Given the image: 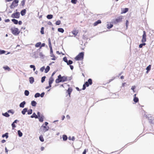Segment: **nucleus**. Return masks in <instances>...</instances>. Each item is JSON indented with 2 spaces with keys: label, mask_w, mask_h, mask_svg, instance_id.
<instances>
[{
  "label": "nucleus",
  "mask_w": 154,
  "mask_h": 154,
  "mask_svg": "<svg viewBox=\"0 0 154 154\" xmlns=\"http://www.w3.org/2000/svg\"><path fill=\"white\" fill-rule=\"evenodd\" d=\"M6 137V138H7L8 137V133H6L5 134L2 135V137Z\"/></svg>",
  "instance_id": "nucleus-35"
},
{
  "label": "nucleus",
  "mask_w": 154,
  "mask_h": 154,
  "mask_svg": "<svg viewBox=\"0 0 154 154\" xmlns=\"http://www.w3.org/2000/svg\"><path fill=\"white\" fill-rule=\"evenodd\" d=\"M84 53L81 52L75 58V59L76 60L79 61L83 59L84 57Z\"/></svg>",
  "instance_id": "nucleus-4"
},
{
  "label": "nucleus",
  "mask_w": 154,
  "mask_h": 154,
  "mask_svg": "<svg viewBox=\"0 0 154 154\" xmlns=\"http://www.w3.org/2000/svg\"><path fill=\"white\" fill-rule=\"evenodd\" d=\"M27 111V109L25 108L22 111V113L23 115L25 114L26 112Z\"/></svg>",
  "instance_id": "nucleus-25"
},
{
  "label": "nucleus",
  "mask_w": 154,
  "mask_h": 154,
  "mask_svg": "<svg viewBox=\"0 0 154 154\" xmlns=\"http://www.w3.org/2000/svg\"><path fill=\"white\" fill-rule=\"evenodd\" d=\"M5 22H9L10 21V20L9 19H7L5 20Z\"/></svg>",
  "instance_id": "nucleus-61"
},
{
  "label": "nucleus",
  "mask_w": 154,
  "mask_h": 154,
  "mask_svg": "<svg viewBox=\"0 0 154 154\" xmlns=\"http://www.w3.org/2000/svg\"><path fill=\"white\" fill-rule=\"evenodd\" d=\"M44 27H42L41 28V31H40V32L42 34H43L44 33Z\"/></svg>",
  "instance_id": "nucleus-40"
},
{
  "label": "nucleus",
  "mask_w": 154,
  "mask_h": 154,
  "mask_svg": "<svg viewBox=\"0 0 154 154\" xmlns=\"http://www.w3.org/2000/svg\"><path fill=\"white\" fill-rule=\"evenodd\" d=\"M68 138L69 140H72L73 141L75 139V138L74 137H72V138L71 137H69Z\"/></svg>",
  "instance_id": "nucleus-46"
},
{
  "label": "nucleus",
  "mask_w": 154,
  "mask_h": 154,
  "mask_svg": "<svg viewBox=\"0 0 154 154\" xmlns=\"http://www.w3.org/2000/svg\"><path fill=\"white\" fill-rule=\"evenodd\" d=\"M26 103L25 101H24L21 103L20 104V107L23 108L24 107V105Z\"/></svg>",
  "instance_id": "nucleus-21"
},
{
  "label": "nucleus",
  "mask_w": 154,
  "mask_h": 154,
  "mask_svg": "<svg viewBox=\"0 0 154 154\" xmlns=\"http://www.w3.org/2000/svg\"><path fill=\"white\" fill-rule=\"evenodd\" d=\"M113 26V25L112 24H108L107 25V27L108 29H110L111 28H112Z\"/></svg>",
  "instance_id": "nucleus-33"
},
{
  "label": "nucleus",
  "mask_w": 154,
  "mask_h": 154,
  "mask_svg": "<svg viewBox=\"0 0 154 154\" xmlns=\"http://www.w3.org/2000/svg\"><path fill=\"white\" fill-rule=\"evenodd\" d=\"M32 109H30L28 111V115L31 114L32 113Z\"/></svg>",
  "instance_id": "nucleus-43"
},
{
  "label": "nucleus",
  "mask_w": 154,
  "mask_h": 154,
  "mask_svg": "<svg viewBox=\"0 0 154 154\" xmlns=\"http://www.w3.org/2000/svg\"><path fill=\"white\" fill-rule=\"evenodd\" d=\"M11 30L12 33L15 35H18L20 33V31L16 27L11 28Z\"/></svg>",
  "instance_id": "nucleus-3"
},
{
  "label": "nucleus",
  "mask_w": 154,
  "mask_h": 154,
  "mask_svg": "<svg viewBox=\"0 0 154 154\" xmlns=\"http://www.w3.org/2000/svg\"><path fill=\"white\" fill-rule=\"evenodd\" d=\"M40 96V94L39 93H36L35 95V98H37Z\"/></svg>",
  "instance_id": "nucleus-44"
},
{
  "label": "nucleus",
  "mask_w": 154,
  "mask_h": 154,
  "mask_svg": "<svg viewBox=\"0 0 154 154\" xmlns=\"http://www.w3.org/2000/svg\"><path fill=\"white\" fill-rule=\"evenodd\" d=\"M41 45V42H38L36 43L35 45V47L36 48L39 47Z\"/></svg>",
  "instance_id": "nucleus-32"
},
{
  "label": "nucleus",
  "mask_w": 154,
  "mask_h": 154,
  "mask_svg": "<svg viewBox=\"0 0 154 154\" xmlns=\"http://www.w3.org/2000/svg\"><path fill=\"white\" fill-rule=\"evenodd\" d=\"M45 69V66H43L40 68V70L41 72H42Z\"/></svg>",
  "instance_id": "nucleus-55"
},
{
  "label": "nucleus",
  "mask_w": 154,
  "mask_h": 154,
  "mask_svg": "<svg viewBox=\"0 0 154 154\" xmlns=\"http://www.w3.org/2000/svg\"><path fill=\"white\" fill-rule=\"evenodd\" d=\"M70 69L72 70L73 69V66L70 65Z\"/></svg>",
  "instance_id": "nucleus-62"
},
{
  "label": "nucleus",
  "mask_w": 154,
  "mask_h": 154,
  "mask_svg": "<svg viewBox=\"0 0 154 154\" xmlns=\"http://www.w3.org/2000/svg\"><path fill=\"white\" fill-rule=\"evenodd\" d=\"M136 88V87L135 86H132L131 88V89L133 90V92H135L134 89Z\"/></svg>",
  "instance_id": "nucleus-51"
},
{
  "label": "nucleus",
  "mask_w": 154,
  "mask_h": 154,
  "mask_svg": "<svg viewBox=\"0 0 154 154\" xmlns=\"http://www.w3.org/2000/svg\"><path fill=\"white\" fill-rule=\"evenodd\" d=\"M48 45L50 48H52L51 43V40L50 38L48 39Z\"/></svg>",
  "instance_id": "nucleus-24"
},
{
  "label": "nucleus",
  "mask_w": 154,
  "mask_h": 154,
  "mask_svg": "<svg viewBox=\"0 0 154 154\" xmlns=\"http://www.w3.org/2000/svg\"><path fill=\"white\" fill-rule=\"evenodd\" d=\"M3 68L5 70H7L8 71L11 70L10 68L8 66H4L3 67Z\"/></svg>",
  "instance_id": "nucleus-17"
},
{
  "label": "nucleus",
  "mask_w": 154,
  "mask_h": 154,
  "mask_svg": "<svg viewBox=\"0 0 154 154\" xmlns=\"http://www.w3.org/2000/svg\"><path fill=\"white\" fill-rule=\"evenodd\" d=\"M18 134L19 136L20 137H21L23 135L22 133L20 130L18 131Z\"/></svg>",
  "instance_id": "nucleus-39"
},
{
  "label": "nucleus",
  "mask_w": 154,
  "mask_h": 154,
  "mask_svg": "<svg viewBox=\"0 0 154 154\" xmlns=\"http://www.w3.org/2000/svg\"><path fill=\"white\" fill-rule=\"evenodd\" d=\"M54 78L52 77H51L49 79V87H51V85L54 81Z\"/></svg>",
  "instance_id": "nucleus-11"
},
{
  "label": "nucleus",
  "mask_w": 154,
  "mask_h": 154,
  "mask_svg": "<svg viewBox=\"0 0 154 154\" xmlns=\"http://www.w3.org/2000/svg\"><path fill=\"white\" fill-rule=\"evenodd\" d=\"M18 2L19 1L18 0H14L11 5L10 6V8H14L15 7L17 6Z\"/></svg>",
  "instance_id": "nucleus-5"
},
{
  "label": "nucleus",
  "mask_w": 154,
  "mask_h": 154,
  "mask_svg": "<svg viewBox=\"0 0 154 154\" xmlns=\"http://www.w3.org/2000/svg\"><path fill=\"white\" fill-rule=\"evenodd\" d=\"M101 23V21L100 20H98L97 21L95 22L93 25L94 26H96L98 24Z\"/></svg>",
  "instance_id": "nucleus-15"
},
{
  "label": "nucleus",
  "mask_w": 154,
  "mask_h": 154,
  "mask_svg": "<svg viewBox=\"0 0 154 154\" xmlns=\"http://www.w3.org/2000/svg\"><path fill=\"white\" fill-rule=\"evenodd\" d=\"M46 78V77L44 76L42 77L41 79V82H43L45 80V79Z\"/></svg>",
  "instance_id": "nucleus-48"
},
{
  "label": "nucleus",
  "mask_w": 154,
  "mask_h": 154,
  "mask_svg": "<svg viewBox=\"0 0 154 154\" xmlns=\"http://www.w3.org/2000/svg\"><path fill=\"white\" fill-rule=\"evenodd\" d=\"M30 67L31 68H33V70H34V71H35V66L33 65H30Z\"/></svg>",
  "instance_id": "nucleus-49"
},
{
  "label": "nucleus",
  "mask_w": 154,
  "mask_h": 154,
  "mask_svg": "<svg viewBox=\"0 0 154 154\" xmlns=\"http://www.w3.org/2000/svg\"><path fill=\"white\" fill-rule=\"evenodd\" d=\"M8 113H11L12 114L14 113V112L11 110H9L8 111Z\"/></svg>",
  "instance_id": "nucleus-57"
},
{
  "label": "nucleus",
  "mask_w": 154,
  "mask_h": 154,
  "mask_svg": "<svg viewBox=\"0 0 154 154\" xmlns=\"http://www.w3.org/2000/svg\"><path fill=\"white\" fill-rule=\"evenodd\" d=\"M50 69V67L49 66H47L46 69H45V73H46L48 72L49 71V70Z\"/></svg>",
  "instance_id": "nucleus-23"
},
{
  "label": "nucleus",
  "mask_w": 154,
  "mask_h": 154,
  "mask_svg": "<svg viewBox=\"0 0 154 154\" xmlns=\"http://www.w3.org/2000/svg\"><path fill=\"white\" fill-rule=\"evenodd\" d=\"M45 93L44 92L42 93L40 95V96L41 97H43L44 96V95Z\"/></svg>",
  "instance_id": "nucleus-60"
},
{
  "label": "nucleus",
  "mask_w": 154,
  "mask_h": 154,
  "mask_svg": "<svg viewBox=\"0 0 154 154\" xmlns=\"http://www.w3.org/2000/svg\"><path fill=\"white\" fill-rule=\"evenodd\" d=\"M136 94H134V98L133 99V100L134 102L135 103H137L139 101V99L137 97H136Z\"/></svg>",
  "instance_id": "nucleus-13"
},
{
  "label": "nucleus",
  "mask_w": 154,
  "mask_h": 154,
  "mask_svg": "<svg viewBox=\"0 0 154 154\" xmlns=\"http://www.w3.org/2000/svg\"><path fill=\"white\" fill-rule=\"evenodd\" d=\"M39 139L41 142H43L44 141V140L42 135H41L39 137Z\"/></svg>",
  "instance_id": "nucleus-27"
},
{
  "label": "nucleus",
  "mask_w": 154,
  "mask_h": 154,
  "mask_svg": "<svg viewBox=\"0 0 154 154\" xmlns=\"http://www.w3.org/2000/svg\"><path fill=\"white\" fill-rule=\"evenodd\" d=\"M50 54H53V50H52V48H50Z\"/></svg>",
  "instance_id": "nucleus-58"
},
{
  "label": "nucleus",
  "mask_w": 154,
  "mask_h": 154,
  "mask_svg": "<svg viewBox=\"0 0 154 154\" xmlns=\"http://www.w3.org/2000/svg\"><path fill=\"white\" fill-rule=\"evenodd\" d=\"M31 118H35V119L38 118V115H37L35 113H33L32 115L31 116Z\"/></svg>",
  "instance_id": "nucleus-20"
},
{
  "label": "nucleus",
  "mask_w": 154,
  "mask_h": 154,
  "mask_svg": "<svg viewBox=\"0 0 154 154\" xmlns=\"http://www.w3.org/2000/svg\"><path fill=\"white\" fill-rule=\"evenodd\" d=\"M128 24H129L128 21V20H127L126 22V28H128Z\"/></svg>",
  "instance_id": "nucleus-53"
},
{
  "label": "nucleus",
  "mask_w": 154,
  "mask_h": 154,
  "mask_svg": "<svg viewBox=\"0 0 154 154\" xmlns=\"http://www.w3.org/2000/svg\"><path fill=\"white\" fill-rule=\"evenodd\" d=\"M49 128V127L48 126H46L43 125L41 127L40 130L41 131L45 132L48 131Z\"/></svg>",
  "instance_id": "nucleus-7"
},
{
  "label": "nucleus",
  "mask_w": 154,
  "mask_h": 154,
  "mask_svg": "<svg viewBox=\"0 0 154 154\" xmlns=\"http://www.w3.org/2000/svg\"><path fill=\"white\" fill-rule=\"evenodd\" d=\"M18 23L19 24V25H21L22 24V22L21 21H19L18 22Z\"/></svg>",
  "instance_id": "nucleus-63"
},
{
  "label": "nucleus",
  "mask_w": 154,
  "mask_h": 154,
  "mask_svg": "<svg viewBox=\"0 0 154 154\" xmlns=\"http://www.w3.org/2000/svg\"><path fill=\"white\" fill-rule=\"evenodd\" d=\"M53 16L52 15H51V14H49V15H48L47 16V18L48 19H52L53 18Z\"/></svg>",
  "instance_id": "nucleus-30"
},
{
  "label": "nucleus",
  "mask_w": 154,
  "mask_h": 154,
  "mask_svg": "<svg viewBox=\"0 0 154 154\" xmlns=\"http://www.w3.org/2000/svg\"><path fill=\"white\" fill-rule=\"evenodd\" d=\"M24 94L26 96H28L29 95V92L28 90H25Z\"/></svg>",
  "instance_id": "nucleus-38"
},
{
  "label": "nucleus",
  "mask_w": 154,
  "mask_h": 154,
  "mask_svg": "<svg viewBox=\"0 0 154 154\" xmlns=\"http://www.w3.org/2000/svg\"><path fill=\"white\" fill-rule=\"evenodd\" d=\"M58 31L61 33H63L64 32V30L62 28H59L58 29Z\"/></svg>",
  "instance_id": "nucleus-31"
},
{
  "label": "nucleus",
  "mask_w": 154,
  "mask_h": 154,
  "mask_svg": "<svg viewBox=\"0 0 154 154\" xmlns=\"http://www.w3.org/2000/svg\"><path fill=\"white\" fill-rule=\"evenodd\" d=\"M87 151H88V149H85L84 150V151L83 152L82 154H86Z\"/></svg>",
  "instance_id": "nucleus-56"
},
{
  "label": "nucleus",
  "mask_w": 154,
  "mask_h": 154,
  "mask_svg": "<svg viewBox=\"0 0 154 154\" xmlns=\"http://www.w3.org/2000/svg\"><path fill=\"white\" fill-rule=\"evenodd\" d=\"M72 34L74 35L75 36L77 35L78 33L79 32L78 30H74L72 31Z\"/></svg>",
  "instance_id": "nucleus-14"
},
{
  "label": "nucleus",
  "mask_w": 154,
  "mask_h": 154,
  "mask_svg": "<svg viewBox=\"0 0 154 154\" xmlns=\"http://www.w3.org/2000/svg\"><path fill=\"white\" fill-rule=\"evenodd\" d=\"M29 81L30 83L32 84L34 81V78L32 77H30L29 78Z\"/></svg>",
  "instance_id": "nucleus-19"
},
{
  "label": "nucleus",
  "mask_w": 154,
  "mask_h": 154,
  "mask_svg": "<svg viewBox=\"0 0 154 154\" xmlns=\"http://www.w3.org/2000/svg\"><path fill=\"white\" fill-rule=\"evenodd\" d=\"M151 65H149L146 68V69L147 70V71H146V73H148V71L149 70H150L151 69Z\"/></svg>",
  "instance_id": "nucleus-36"
},
{
  "label": "nucleus",
  "mask_w": 154,
  "mask_h": 154,
  "mask_svg": "<svg viewBox=\"0 0 154 154\" xmlns=\"http://www.w3.org/2000/svg\"><path fill=\"white\" fill-rule=\"evenodd\" d=\"M67 77L66 76H61L60 75L58 76V78L56 80V82L59 83L60 82H63L67 81Z\"/></svg>",
  "instance_id": "nucleus-1"
},
{
  "label": "nucleus",
  "mask_w": 154,
  "mask_h": 154,
  "mask_svg": "<svg viewBox=\"0 0 154 154\" xmlns=\"http://www.w3.org/2000/svg\"><path fill=\"white\" fill-rule=\"evenodd\" d=\"M92 84V80L91 79H89L88 80L87 82H86L83 85L82 89L85 90L86 88V87H88L89 85H91Z\"/></svg>",
  "instance_id": "nucleus-2"
},
{
  "label": "nucleus",
  "mask_w": 154,
  "mask_h": 154,
  "mask_svg": "<svg viewBox=\"0 0 154 154\" xmlns=\"http://www.w3.org/2000/svg\"><path fill=\"white\" fill-rule=\"evenodd\" d=\"M128 9L127 8H126L124 9H122V12L121 13V14H123L125 13L128 12Z\"/></svg>",
  "instance_id": "nucleus-12"
},
{
  "label": "nucleus",
  "mask_w": 154,
  "mask_h": 154,
  "mask_svg": "<svg viewBox=\"0 0 154 154\" xmlns=\"http://www.w3.org/2000/svg\"><path fill=\"white\" fill-rule=\"evenodd\" d=\"M3 115L6 117H8L9 116V115L7 112L4 113H3Z\"/></svg>",
  "instance_id": "nucleus-37"
},
{
  "label": "nucleus",
  "mask_w": 154,
  "mask_h": 154,
  "mask_svg": "<svg viewBox=\"0 0 154 154\" xmlns=\"http://www.w3.org/2000/svg\"><path fill=\"white\" fill-rule=\"evenodd\" d=\"M26 12V10L25 9H24L21 11L20 13L22 16H24L25 15Z\"/></svg>",
  "instance_id": "nucleus-18"
},
{
  "label": "nucleus",
  "mask_w": 154,
  "mask_h": 154,
  "mask_svg": "<svg viewBox=\"0 0 154 154\" xmlns=\"http://www.w3.org/2000/svg\"><path fill=\"white\" fill-rule=\"evenodd\" d=\"M36 103L35 101L33 100L31 102V105L32 106H35L36 105Z\"/></svg>",
  "instance_id": "nucleus-28"
},
{
  "label": "nucleus",
  "mask_w": 154,
  "mask_h": 154,
  "mask_svg": "<svg viewBox=\"0 0 154 154\" xmlns=\"http://www.w3.org/2000/svg\"><path fill=\"white\" fill-rule=\"evenodd\" d=\"M73 63V62L71 60H69L68 61H67V65H70L72 64Z\"/></svg>",
  "instance_id": "nucleus-42"
},
{
  "label": "nucleus",
  "mask_w": 154,
  "mask_h": 154,
  "mask_svg": "<svg viewBox=\"0 0 154 154\" xmlns=\"http://www.w3.org/2000/svg\"><path fill=\"white\" fill-rule=\"evenodd\" d=\"M77 0H71V2L73 4H76Z\"/></svg>",
  "instance_id": "nucleus-45"
},
{
  "label": "nucleus",
  "mask_w": 154,
  "mask_h": 154,
  "mask_svg": "<svg viewBox=\"0 0 154 154\" xmlns=\"http://www.w3.org/2000/svg\"><path fill=\"white\" fill-rule=\"evenodd\" d=\"M72 91V89L71 88H69L68 90L67 91V92L68 93V94H69V96H70V95Z\"/></svg>",
  "instance_id": "nucleus-16"
},
{
  "label": "nucleus",
  "mask_w": 154,
  "mask_h": 154,
  "mask_svg": "<svg viewBox=\"0 0 154 154\" xmlns=\"http://www.w3.org/2000/svg\"><path fill=\"white\" fill-rule=\"evenodd\" d=\"M63 61L66 63H67V61H68L66 57H65L63 58Z\"/></svg>",
  "instance_id": "nucleus-52"
},
{
  "label": "nucleus",
  "mask_w": 154,
  "mask_h": 154,
  "mask_svg": "<svg viewBox=\"0 0 154 154\" xmlns=\"http://www.w3.org/2000/svg\"><path fill=\"white\" fill-rule=\"evenodd\" d=\"M20 16V13L19 12L14 13L11 15V17L13 18H18Z\"/></svg>",
  "instance_id": "nucleus-8"
},
{
  "label": "nucleus",
  "mask_w": 154,
  "mask_h": 154,
  "mask_svg": "<svg viewBox=\"0 0 154 154\" xmlns=\"http://www.w3.org/2000/svg\"><path fill=\"white\" fill-rule=\"evenodd\" d=\"M26 2V0H23L21 1V5L23 7L24 6L25 4V2Z\"/></svg>",
  "instance_id": "nucleus-34"
},
{
  "label": "nucleus",
  "mask_w": 154,
  "mask_h": 154,
  "mask_svg": "<svg viewBox=\"0 0 154 154\" xmlns=\"http://www.w3.org/2000/svg\"><path fill=\"white\" fill-rule=\"evenodd\" d=\"M45 43H42V44L41 46L40 47V48H41L42 47H44V46H45Z\"/></svg>",
  "instance_id": "nucleus-59"
},
{
  "label": "nucleus",
  "mask_w": 154,
  "mask_h": 154,
  "mask_svg": "<svg viewBox=\"0 0 154 154\" xmlns=\"http://www.w3.org/2000/svg\"><path fill=\"white\" fill-rule=\"evenodd\" d=\"M63 140L66 141L67 139V137L66 135H63Z\"/></svg>",
  "instance_id": "nucleus-29"
},
{
  "label": "nucleus",
  "mask_w": 154,
  "mask_h": 154,
  "mask_svg": "<svg viewBox=\"0 0 154 154\" xmlns=\"http://www.w3.org/2000/svg\"><path fill=\"white\" fill-rule=\"evenodd\" d=\"M6 142V141L5 140H2L1 142L2 143H4Z\"/></svg>",
  "instance_id": "nucleus-64"
},
{
  "label": "nucleus",
  "mask_w": 154,
  "mask_h": 154,
  "mask_svg": "<svg viewBox=\"0 0 154 154\" xmlns=\"http://www.w3.org/2000/svg\"><path fill=\"white\" fill-rule=\"evenodd\" d=\"M145 45H146L145 43H143L142 44H140L139 45V48H142L143 47V46H144Z\"/></svg>",
  "instance_id": "nucleus-41"
},
{
  "label": "nucleus",
  "mask_w": 154,
  "mask_h": 154,
  "mask_svg": "<svg viewBox=\"0 0 154 154\" xmlns=\"http://www.w3.org/2000/svg\"><path fill=\"white\" fill-rule=\"evenodd\" d=\"M61 23V21L60 20H58L56 22L55 24L56 25H59Z\"/></svg>",
  "instance_id": "nucleus-47"
},
{
  "label": "nucleus",
  "mask_w": 154,
  "mask_h": 154,
  "mask_svg": "<svg viewBox=\"0 0 154 154\" xmlns=\"http://www.w3.org/2000/svg\"><path fill=\"white\" fill-rule=\"evenodd\" d=\"M146 32L145 31H143V34L142 36V38L141 40V42L143 43H144L146 42Z\"/></svg>",
  "instance_id": "nucleus-10"
},
{
  "label": "nucleus",
  "mask_w": 154,
  "mask_h": 154,
  "mask_svg": "<svg viewBox=\"0 0 154 154\" xmlns=\"http://www.w3.org/2000/svg\"><path fill=\"white\" fill-rule=\"evenodd\" d=\"M50 56L51 57H52V58L51 59V60H55L57 59V57H55V55L53 54H51Z\"/></svg>",
  "instance_id": "nucleus-22"
},
{
  "label": "nucleus",
  "mask_w": 154,
  "mask_h": 154,
  "mask_svg": "<svg viewBox=\"0 0 154 154\" xmlns=\"http://www.w3.org/2000/svg\"><path fill=\"white\" fill-rule=\"evenodd\" d=\"M12 125V129H14V128L16 127V126H15V124L14 123H12V125Z\"/></svg>",
  "instance_id": "nucleus-54"
},
{
  "label": "nucleus",
  "mask_w": 154,
  "mask_h": 154,
  "mask_svg": "<svg viewBox=\"0 0 154 154\" xmlns=\"http://www.w3.org/2000/svg\"><path fill=\"white\" fill-rule=\"evenodd\" d=\"M37 113L38 115V118L39 121L41 122H43L44 117V116L42 115H40V112H38Z\"/></svg>",
  "instance_id": "nucleus-9"
},
{
  "label": "nucleus",
  "mask_w": 154,
  "mask_h": 154,
  "mask_svg": "<svg viewBox=\"0 0 154 154\" xmlns=\"http://www.w3.org/2000/svg\"><path fill=\"white\" fill-rule=\"evenodd\" d=\"M5 51L4 50H0V54H4L5 53Z\"/></svg>",
  "instance_id": "nucleus-50"
},
{
  "label": "nucleus",
  "mask_w": 154,
  "mask_h": 154,
  "mask_svg": "<svg viewBox=\"0 0 154 154\" xmlns=\"http://www.w3.org/2000/svg\"><path fill=\"white\" fill-rule=\"evenodd\" d=\"M122 16H120L117 17L114 20V23L115 24H116L118 23L121 22L123 19Z\"/></svg>",
  "instance_id": "nucleus-6"
},
{
  "label": "nucleus",
  "mask_w": 154,
  "mask_h": 154,
  "mask_svg": "<svg viewBox=\"0 0 154 154\" xmlns=\"http://www.w3.org/2000/svg\"><path fill=\"white\" fill-rule=\"evenodd\" d=\"M11 21L15 24H17L18 23V21L17 20L15 19H12Z\"/></svg>",
  "instance_id": "nucleus-26"
}]
</instances>
